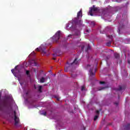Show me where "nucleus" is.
Masks as SVG:
<instances>
[{"label": "nucleus", "instance_id": "f257e3e1", "mask_svg": "<svg viewBox=\"0 0 130 130\" xmlns=\"http://www.w3.org/2000/svg\"><path fill=\"white\" fill-rule=\"evenodd\" d=\"M82 17H83V13L82 10H80L77 13V18H75L74 20V22H75L76 25H79V26H81V25L83 24V20H79L80 17L82 18Z\"/></svg>", "mask_w": 130, "mask_h": 130}, {"label": "nucleus", "instance_id": "f03ea898", "mask_svg": "<svg viewBox=\"0 0 130 130\" xmlns=\"http://www.w3.org/2000/svg\"><path fill=\"white\" fill-rule=\"evenodd\" d=\"M2 97V94L0 93V99ZM8 107V104L6 100H4V101L0 103V111H4L6 108Z\"/></svg>", "mask_w": 130, "mask_h": 130}, {"label": "nucleus", "instance_id": "7ed1b4c3", "mask_svg": "<svg viewBox=\"0 0 130 130\" xmlns=\"http://www.w3.org/2000/svg\"><path fill=\"white\" fill-rule=\"evenodd\" d=\"M67 64L68 65V66H67L66 67L64 68V72H67L68 71H69V68H71V67H72V66H73V64H78V58H76L74 60V61H73V62L71 63H69V62H67Z\"/></svg>", "mask_w": 130, "mask_h": 130}, {"label": "nucleus", "instance_id": "20e7f679", "mask_svg": "<svg viewBox=\"0 0 130 130\" xmlns=\"http://www.w3.org/2000/svg\"><path fill=\"white\" fill-rule=\"evenodd\" d=\"M52 38L54 42H58V40H59V38H60V30L57 31Z\"/></svg>", "mask_w": 130, "mask_h": 130}, {"label": "nucleus", "instance_id": "39448f33", "mask_svg": "<svg viewBox=\"0 0 130 130\" xmlns=\"http://www.w3.org/2000/svg\"><path fill=\"white\" fill-rule=\"evenodd\" d=\"M46 48H45V46L42 45L40 46L39 48H37L36 49V51H40V52H42V53H46Z\"/></svg>", "mask_w": 130, "mask_h": 130}, {"label": "nucleus", "instance_id": "423d86ee", "mask_svg": "<svg viewBox=\"0 0 130 130\" xmlns=\"http://www.w3.org/2000/svg\"><path fill=\"white\" fill-rule=\"evenodd\" d=\"M92 12H98V8L95 7V6L93 5L92 7L90 8V10L89 11L90 16H93Z\"/></svg>", "mask_w": 130, "mask_h": 130}, {"label": "nucleus", "instance_id": "0eeeda50", "mask_svg": "<svg viewBox=\"0 0 130 130\" xmlns=\"http://www.w3.org/2000/svg\"><path fill=\"white\" fill-rule=\"evenodd\" d=\"M14 121H15V125H17L18 123H19V118L17 117L16 115V112H14Z\"/></svg>", "mask_w": 130, "mask_h": 130}, {"label": "nucleus", "instance_id": "6e6552de", "mask_svg": "<svg viewBox=\"0 0 130 130\" xmlns=\"http://www.w3.org/2000/svg\"><path fill=\"white\" fill-rule=\"evenodd\" d=\"M114 56L116 59H119V58L120 57V55L117 53H114Z\"/></svg>", "mask_w": 130, "mask_h": 130}, {"label": "nucleus", "instance_id": "1a4fd4ad", "mask_svg": "<svg viewBox=\"0 0 130 130\" xmlns=\"http://www.w3.org/2000/svg\"><path fill=\"white\" fill-rule=\"evenodd\" d=\"M124 129L129 130L130 129V123H127L126 125L124 126Z\"/></svg>", "mask_w": 130, "mask_h": 130}, {"label": "nucleus", "instance_id": "9d476101", "mask_svg": "<svg viewBox=\"0 0 130 130\" xmlns=\"http://www.w3.org/2000/svg\"><path fill=\"white\" fill-rule=\"evenodd\" d=\"M38 90L40 93H42V86L39 85L37 87Z\"/></svg>", "mask_w": 130, "mask_h": 130}, {"label": "nucleus", "instance_id": "9b49d317", "mask_svg": "<svg viewBox=\"0 0 130 130\" xmlns=\"http://www.w3.org/2000/svg\"><path fill=\"white\" fill-rule=\"evenodd\" d=\"M89 73L91 77H93V76H95V73H93V69H90Z\"/></svg>", "mask_w": 130, "mask_h": 130}, {"label": "nucleus", "instance_id": "f8f14e48", "mask_svg": "<svg viewBox=\"0 0 130 130\" xmlns=\"http://www.w3.org/2000/svg\"><path fill=\"white\" fill-rule=\"evenodd\" d=\"M45 82V78L44 77H42L40 80V83H44Z\"/></svg>", "mask_w": 130, "mask_h": 130}, {"label": "nucleus", "instance_id": "ddd939ff", "mask_svg": "<svg viewBox=\"0 0 130 130\" xmlns=\"http://www.w3.org/2000/svg\"><path fill=\"white\" fill-rule=\"evenodd\" d=\"M17 68H18V66H16L15 67L14 69L11 70V72H12V74H13V75H15V71H16V70H17Z\"/></svg>", "mask_w": 130, "mask_h": 130}, {"label": "nucleus", "instance_id": "4468645a", "mask_svg": "<svg viewBox=\"0 0 130 130\" xmlns=\"http://www.w3.org/2000/svg\"><path fill=\"white\" fill-rule=\"evenodd\" d=\"M90 49H91V47H90V46H88L87 47V48H86V49H85V51H86V52H88V50H90Z\"/></svg>", "mask_w": 130, "mask_h": 130}, {"label": "nucleus", "instance_id": "2eb2a0df", "mask_svg": "<svg viewBox=\"0 0 130 130\" xmlns=\"http://www.w3.org/2000/svg\"><path fill=\"white\" fill-rule=\"evenodd\" d=\"M90 26H91V27H94L95 26V22L92 21L90 23Z\"/></svg>", "mask_w": 130, "mask_h": 130}, {"label": "nucleus", "instance_id": "dca6fc26", "mask_svg": "<svg viewBox=\"0 0 130 130\" xmlns=\"http://www.w3.org/2000/svg\"><path fill=\"white\" fill-rule=\"evenodd\" d=\"M99 116L98 115H95L93 118V120L94 121H95V120H97V119L98 118Z\"/></svg>", "mask_w": 130, "mask_h": 130}, {"label": "nucleus", "instance_id": "f3484780", "mask_svg": "<svg viewBox=\"0 0 130 130\" xmlns=\"http://www.w3.org/2000/svg\"><path fill=\"white\" fill-rule=\"evenodd\" d=\"M106 45L107 46H110L111 45V41L107 43Z\"/></svg>", "mask_w": 130, "mask_h": 130}, {"label": "nucleus", "instance_id": "a211bd4d", "mask_svg": "<svg viewBox=\"0 0 130 130\" xmlns=\"http://www.w3.org/2000/svg\"><path fill=\"white\" fill-rule=\"evenodd\" d=\"M122 87H121V86H119V88L117 89V91H120L121 90H122Z\"/></svg>", "mask_w": 130, "mask_h": 130}, {"label": "nucleus", "instance_id": "6ab92c4d", "mask_svg": "<svg viewBox=\"0 0 130 130\" xmlns=\"http://www.w3.org/2000/svg\"><path fill=\"white\" fill-rule=\"evenodd\" d=\"M108 38L110 39V41L112 42V36H108Z\"/></svg>", "mask_w": 130, "mask_h": 130}, {"label": "nucleus", "instance_id": "aec40b11", "mask_svg": "<svg viewBox=\"0 0 130 130\" xmlns=\"http://www.w3.org/2000/svg\"><path fill=\"white\" fill-rule=\"evenodd\" d=\"M85 90V86H82L81 87V91H84Z\"/></svg>", "mask_w": 130, "mask_h": 130}, {"label": "nucleus", "instance_id": "412c9836", "mask_svg": "<svg viewBox=\"0 0 130 130\" xmlns=\"http://www.w3.org/2000/svg\"><path fill=\"white\" fill-rule=\"evenodd\" d=\"M43 115H44V116H46L47 113L46 112H44L42 113Z\"/></svg>", "mask_w": 130, "mask_h": 130}, {"label": "nucleus", "instance_id": "4be33fe9", "mask_svg": "<svg viewBox=\"0 0 130 130\" xmlns=\"http://www.w3.org/2000/svg\"><path fill=\"white\" fill-rule=\"evenodd\" d=\"M33 61L34 62V66H35V67H37V63L34 60H33Z\"/></svg>", "mask_w": 130, "mask_h": 130}, {"label": "nucleus", "instance_id": "5701e85b", "mask_svg": "<svg viewBox=\"0 0 130 130\" xmlns=\"http://www.w3.org/2000/svg\"><path fill=\"white\" fill-rule=\"evenodd\" d=\"M29 73H30V71L29 70H26V74L28 76L29 75Z\"/></svg>", "mask_w": 130, "mask_h": 130}, {"label": "nucleus", "instance_id": "b1692460", "mask_svg": "<svg viewBox=\"0 0 130 130\" xmlns=\"http://www.w3.org/2000/svg\"><path fill=\"white\" fill-rule=\"evenodd\" d=\"M100 84H105V82H104V81H100Z\"/></svg>", "mask_w": 130, "mask_h": 130}, {"label": "nucleus", "instance_id": "393cba45", "mask_svg": "<svg viewBox=\"0 0 130 130\" xmlns=\"http://www.w3.org/2000/svg\"><path fill=\"white\" fill-rule=\"evenodd\" d=\"M53 56H58L59 55H57V54H53Z\"/></svg>", "mask_w": 130, "mask_h": 130}, {"label": "nucleus", "instance_id": "a878e982", "mask_svg": "<svg viewBox=\"0 0 130 130\" xmlns=\"http://www.w3.org/2000/svg\"><path fill=\"white\" fill-rule=\"evenodd\" d=\"M96 114L99 115V113H100V112H99V111L97 110V111H96Z\"/></svg>", "mask_w": 130, "mask_h": 130}, {"label": "nucleus", "instance_id": "bb28decb", "mask_svg": "<svg viewBox=\"0 0 130 130\" xmlns=\"http://www.w3.org/2000/svg\"><path fill=\"white\" fill-rule=\"evenodd\" d=\"M103 89H105V87H101L99 90H103Z\"/></svg>", "mask_w": 130, "mask_h": 130}, {"label": "nucleus", "instance_id": "cd10ccee", "mask_svg": "<svg viewBox=\"0 0 130 130\" xmlns=\"http://www.w3.org/2000/svg\"><path fill=\"white\" fill-rule=\"evenodd\" d=\"M31 55H35V52H33L32 53H31Z\"/></svg>", "mask_w": 130, "mask_h": 130}, {"label": "nucleus", "instance_id": "c85d7f7f", "mask_svg": "<svg viewBox=\"0 0 130 130\" xmlns=\"http://www.w3.org/2000/svg\"><path fill=\"white\" fill-rule=\"evenodd\" d=\"M115 105H116V106H117V105H118V103H114Z\"/></svg>", "mask_w": 130, "mask_h": 130}, {"label": "nucleus", "instance_id": "c756f323", "mask_svg": "<svg viewBox=\"0 0 130 130\" xmlns=\"http://www.w3.org/2000/svg\"><path fill=\"white\" fill-rule=\"evenodd\" d=\"M84 48H85V46H83L81 47L82 50H83V49H84Z\"/></svg>", "mask_w": 130, "mask_h": 130}, {"label": "nucleus", "instance_id": "7c9ffc66", "mask_svg": "<svg viewBox=\"0 0 130 130\" xmlns=\"http://www.w3.org/2000/svg\"><path fill=\"white\" fill-rule=\"evenodd\" d=\"M29 94V91L26 92V95H28Z\"/></svg>", "mask_w": 130, "mask_h": 130}, {"label": "nucleus", "instance_id": "2f4dec72", "mask_svg": "<svg viewBox=\"0 0 130 130\" xmlns=\"http://www.w3.org/2000/svg\"><path fill=\"white\" fill-rule=\"evenodd\" d=\"M34 88H35V89L36 90H37V87H36V85H35Z\"/></svg>", "mask_w": 130, "mask_h": 130}, {"label": "nucleus", "instance_id": "473e14b6", "mask_svg": "<svg viewBox=\"0 0 130 130\" xmlns=\"http://www.w3.org/2000/svg\"><path fill=\"white\" fill-rule=\"evenodd\" d=\"M5 98H6V100H8V99H9V98H8V97H6Z\"/></svg>", "mask_w": 130, "mask_h": 130}, {"label": "nucleus", "instance_id": "72a5a7b5", "mask_svg": "<svg viewBox=\"0 0 130 130\" xmlns=\"http://www.w3.org/2000/svg\"><path fill=\"white\" fill-rule=\"evenodd\" d=\"M86 32H89V30L87 29V30H86Z\"/></svg>", "mask_w": 130, "mask_h": 130}, {"label": "nucleus", "instance_id": "f704fd0d", "mask_svg": "<svg viewBox=\"0 0 130 130\" xmlns=\"http://www.w3.org/2000/svg\"><path fill=\"white\" fill-rule=\"evenodd\" d=\"M53 59L55 60L56 59L55 57H53Z\"/></svg>", "mask_w": 130, "mask_h": 130}, {"label": "nucleus", "instance_id": "c9c22d12", "mask_svg": "<svg viewBox=\"0 0 130 130\" xmlns=\"http://www.w3.org/2000/svg\"><path fill=\"white\" fill-rule=\"evenodd\" d=\"M84 129L86 130V127H84Z\"/></svg>", "mask_w": 130, "mask_h": 130}, {"label": "nucleus", "instance_id": "e433bc0d", "mask_svg": "<svg viewBox=\"0 0 130 130\" xmlns=\"http://www.w3.org/2000/svg\"><path fill=\"white\" fill-rule=\"evenodd\" d=\"M87 67H90V65H87Z\"/></svg>", "mask_w": 130, "mask_h": 130}, {"label": "nucleus", "instance_id": "4c0bfd02", "mask_svg": "<svg viewBox=\"0 0 130 130\" xmlns=\"http://www.w3.org/2000/svg\"><path fill=\"white\" fill-rule=\"evenodd\" d=\"M128 63H129V61H128Z\"/></svg>", "mask_w": 130, "mask_h": 130}, {"label": "nucleus", "instance_id": "58836bf2", "mask_svg": "<svg viewBox=\"0 0 130 130\" xmlns=\"http://www.w3.org/2000/svg\"><path fill=\"white\" fill-rule=\"evenodd\" d=\"M20 85H22V83H20Z\"/></svg>", "mask_w": 130, "mask_h": 130}, {"label": "nucleus", "instance_id": "ea45409f", "mask_svg": "<svg viewBox=\"0 0 130 130\" xmlns=\"http://www.w3.org/2000/svg\"><path fill=\"white\" fill-rule=\"evenodd\" d=\"M72 77H73V75H72Z\"/></svg>", "mask_w": 130, "mask_h": 130}]
</instances>
